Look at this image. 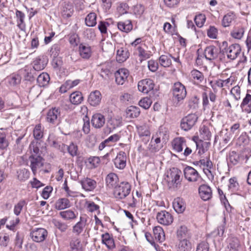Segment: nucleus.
Wrapping results in <instances>:
<instances>
[{"label":"nucleus","instance_id":"f257e3e1","mask_svg":"<svg viewBox=\"0 0 251 251\" xmlns=\"http://www.w3.org/2000/svg\"><path fill=\"white\" fill-rule=\"evenodd\" d=\"M181 172L176 168H172L168 172L166 181L169 189L176 190L180 187L182 178Z\"/></svg>","mask_w":251,"mask_h":251},{"label":"nucleus","instance_id":"f03ea898","mask_svg":"<svg viewBox=\"0 0 251 251\" xmlns=\"http://www.w3.org/2000/svg\"><path fill=\"white\" fill-rule=\"evenodd\" d=\"M173 98L176 103V106L179 105L187 95L185 86L180 82L174 84L172 88Z\"/></svg>","mask_w":251,"mask_h":251},{"label":"nucleus","instance_id":"7ed1b4c3","mask_svg":"<svg viewBox=\"0 0 251 251\" xmlns=\"http://www.w3.org/2000/svg\"><path fill=\"white\" fill-rule=\"evenodd\" d=\"M113 188V195L117 199L125 198L129 195L131 186L127 182H120V184L115 185Z\"/></svg>","mask_w":251,"mask_h":251},{"label":"nucleus","instance_id":"20e7f679","mask_svg":"<svg viewBox=\"0 0 251 251\" xmlns=\"http://www.w3.org/2000/svg\"><path fill=\"white\" fill-rule=\"evenodd\" d=\"M198 119L195 114H190L182 119L180 122V127L184 131L191 129L196 124Z\"/></svg>","mask_w":251,"mask_h":251},{"label":"nucleus","instance_id":"39448f33","mask_svg":"<svg viewBox=\"0 0 251 251\" xmlns=\"http://www.w3.org/2000/svg\"><path fill=\"white\" fill-rule=\"evenodd\" d=\"M241 52V48L238 44L230 45L226 50V53L227 58L231 60L237 58Z\"/></svg>","mask_w":251,"mask_h":251},{"label":"nucleus","instance_id":"423d86ee","mask_svg":"<svg viewBox=\"0 0 251 251\" xmlns=\"http://www.w3.org/2000/svg\"><path fill=\"white\" fill-rule=\"evenodd\" d=\"M60 110L59 108H52L47 114L46 120L48 123L55 125L57 124L60 121Z\"/></svg>","mask_w":251,"mask_h":251},{"label":"nucleus","instance_id":"0eeeda50","mask_svg":"<svg viewBox=\"0 0 251 251\" xmlns=\"http://www.w3.org/2000/svg\"><path fill=\"white\" fill-rule=\"evenodd\" d=\"M30 167L34 174L44 164V159L40 155H31L29 157Z\"/></svg>","mask_w":251,"mask_h":251},{"label":"nucleus","instance_id":"6e6552de","mask_svg":"<svg viewBox=\"0 0 251 251\" xmlns=\"http://www.w3.org/2000/svg\"><path fill=\"white\" fill-rule=\"evenodd\" d=\"M156 219L159 223L164 226L171 225L173 221L172 215L166 210L159 212L156 215Z\"/></svg>","mask_w":251,"mask_h":251},{"label":"nucleus","instance_id":"1a4fd4ad","mask_svg":"<svg viewBox=\"0 0 251 251\" xmlns=\"http://www.w3.org/2000/svg\"><path fill=\"white\" fill-rule=\"evenodd\" d=\"M221 51V49L214 46L207 47L204 51L205 58L208 60L216 59Z\"/></svg>","mask_w":251,"mask_h":251},{"label":"nucleus","instance_id":"9d476101","mask_svg":"<svg viewBox=\"0 0 251 251\" xmlns=\"http://www.w3.org/2000/svg\"><path fill=\"white\" fill-rule=\"evenodd\" d=\"M47 231L43 228H36L30 232V236L36 242H41L44 241L47 236Z\"/></svg>","mask_w":251,"mask_h":251},{"label":"nucleus","instance_id":"9b49d317","mask_svg":"<svg viewBox=\"0 0 251 251\" xmlns=\"http://www.w3.org/2000/svg\"><path fill=\"white\" fill-rule=\"evenodd\" d=\"M154 83L152 80L147 78L142 79L139 81L138 83V90L142 93L147 94L150 91L153 90Z\"/></svg>","mask_w":251,"mask_h":251},{"label":"nucleus","instance_id":"f8f14e48","mask_svg":"<svg viewBox=\"0 0 251 251\" xmlns=\"http://www.w3.org/2000/svg\"><path fill=\"white\" fill-rule=\"evenodd\" d=\"M185 178L189 181L195 182L201 178L198 172L192 167L187 166L184 170Z\"/></svg>","mask_w":251,"mask_h":251},{"label":"nucleus","instance_id":"ddd939ff","mask_svg":"<svg viewBox=\"0 0 251 251\" xmlns=\"http://www.w3.org/2000/svg\"><path fill=\"white\" fill-rule=\"evenodd\" d=\"M129 75L128 71L125 68H122L115 73V82L118 85H123L127 80Z\"/></svg>","mask_w":251,"mask_h":251},{"label":"nucleus","instance_id":"4468645a","mask_svg":"<svg viewBox=\"0 0 251 251\" xmlns=\"http://www.w3.org/2000/svg\"><path fill=\"white\" fill-rule=\"evenodd\" d=\"M88 217L86 215L81 216L79 221L73 227V232L76 235H79L87 225Z\"/></svg>","mask_w":251,"mask_h":251},{"label":"nucleus","instance_id":"2eb2a0df","mask_svg":"<svg viewBox=\"0 0 251 251\" xmlns=\"http://www.w3.org/2000/svg\"><path fill=\"white\" fill-rule=\"evenodd\" d=\"M199 192L201 198L204 201L212 198V192L210 186L206 184L201 185L199 188Z\"/></svg>","mask_w":251,"mask_h":251},{"label":"nucleus","instance_id":"dca6fc26","mask_svg":"<svg viewBox=\"0 0 251 251\" xmlns=\"http://www.w3.org/2000/svg\"><path fill=\"white\" fill-rule=\"evenodd\" d=\"M47 63L48 59L46 56H39L33 61V68L37 71L42 70L45 68Z\"/></svg>","mask_w":251,"mask_h":251},{"label":"nucleus","instance_id":"f3484780","mask_svg":"<svg viewBox=\"0 0 251 251\" xmlns=\"http://www.w3.org/2000/svg\"><path fill=\"white\" fill-rule=\"evenodd\" d=\"M73 11V4L67 0H65L61 4V13L63 16L70 17L72 15Z\"/></svg>","mask_w":251,"mask_h":251},{"label":"nucleus","instance_id":"a211bd4d","mask_svg":"<svg viewBox=\"0 0 251 251\" xmlns=\"http://www.w3.org/2000/svg\"><path fill=\"white\" fill-rule=\"evenodd\" d=\"M126 156L124 152L121 151L114 160V163L116 168L123 169L126 165Z\"/></svg>","mask_w":251,"mask_h":251},{"label":"nucleus","instance_id":"6ab92c4d","mask_svg":"<svg viewBox=\"0 0 251 251\" xmlns=\"http://www.w3.org/2000/svg\"><path fill=\"white\" fill-rule=\"evenodd\" d=\"M172 145L174 151L180 152L183 147L186 146L185 140L183 137L176 138L172 141Z\"/></svg>","mask_w":251,"mask_h":251},{"label":"nucleus","instance_id":"aec40b11","mask_svg":"<svg viewBox=\"0 0 251 251\" xmlns=\"http://www.w3.org/2000/svg\"><path fill=\"white\" fill-rule=\"evenodd\" d=\"M101 99V94L100 92L96 90L90 93L88 99V101L91 105L96 106L100 104Z\"/></svg>","mask_w":251,"mask_h":251},{"label":"nucleus","instance_id":"412c9836","mask_svg":"<svg viewBox=\"0 0 251 251\" xmlns=\"http://www.w3.org/2000/svg\"><path fill=\"white\" fill-rule=\"evenodd\" d=\"M81 112L83 115L86 114L84 117L83 118V125L82 127V130L85 134H88L90 132V120L89 118L87 116L88 109L85 106H83L81 108Z\"/></svg>","mask_w":251,"mask_h":251},{"label":"nucleus","instance_id":"4be33fe9","mask_svg":"<svg viewBox=\"0 0 251 251\" xmlns=\"http://www.w3.org/2000/svg\"><path fill=\"white\" fill-rule=\"evenodd\" d=\"M91 123L95 128H100L105 123L104 117L101 114H95L92 116Z\"/></svg>","mask_w":251,"mask_h":251},{"label":"nucleus","instance_id":"5701e85b","mask_svg":"<svg viewBox=\"0 0 251 251\" xmlns=\"http://www.w3.org/2000/svg\"><path fill=\"white\" fill-rule=\"evenodd\" d=\"M80 183L82 188L88 191L93 190L97 185V183L94 180L88 177L81 180Z\"/></svg>","mask_w":251,"mask_h":251},{"label":"nucleus","instance_id":"b1692460","mask_svg":"<svg viewBox=\"0 0 251 251\" xmlns=\"http://www.w3.org/2000/svg\"><path fill=\"white\" fill-rule=\"evenodd\" d=\"M71 206L70 201L67 198H60L55 203V208L59 210H63Z\"/></svg>","mask_w":251,"mask_h":251},{"label":"nucleus","instance_id":"393cba45","mask_svg":"<svg viewBox=\"0 0 251 251\" xmlns=\"http://www.w3.org/2000/svg\"><path fill=\"white\" fill-rule=\"evenodd\" d=\"M16 17L17 26L22 31H25V24L24 22V19L25 18V14L20 10H16Z\"/></svg>","mask_w":251,"mask_h":251},{"label":"nucleus","instance_id":"a878e982","mask_svg":"<svg viewBox=\"0 0 251 251\" xmlns=\"http://www.w3.org/2000/svg\"><path fill=\"white\" fill-rule=\"evenodd\" d=\"M175 210L178 213H182L185 209L183 201L180 198H176L173 203Z\"/></svg>","mask_w":251,"mask_h":251},{"label":"nucleus","instance_id":"bb28decb","mask_svg":"<svg viewBox=\"0 0 251 251\" xmlns=\"http://www.w3.org/2000/svg\"><path fill=\"white\" fill-rule=\"evenodd\" d=\"M129 57V53L127 50L121 48L117 51L116 60L122 63L125 61Z\"/></svg>","mask_w":251,"mask_h":251},{"label":"nucleus","instance_id":"cd10ccee","mask_svg":"<svg viewBox=\"0 0 251 251\" xmlns=\"http://www.w3.org/2000/svg\"><path fill=\"white\" fill-rule=\"evenodd\" d=\"M153 232L155 238L158 241L162 242L165 240V233L161 227L155 226L153 229Z\"/></svg>","mask_w":251,"mask_h":251},{"label":"nucleus","instance_id":"c85d7f7f","mask_svg":"<svg viewBox=\"0 0 251 251\" xmlns=\"http://www.w3.org/2000/svg\"><path fill=\"white\" fill-rule=\"evenodd\" d=\"M118 28L125 32H128L132 29L133 26L130 20H127L125 22H119L118 23Z\"/></svg>","mask_w":251,"mask_h":251},{"label":"nucleus","instance_id":"c756f323","mask_svg":"<svg viewBox=\"0 0 251 251\" xmlns=\"http://www.w3.org/2000/svg\"><path fill=\"white\" fill-rule=\"evenodd\" d=\"M50 80L49 75L46 73H43L38 75L37 82L40 87L47 85Z\"/></svg>","mask_w":251,"mask_h":251},{"label":"nucleus","instance_id":"7c9ffc66","mask_svg":"<svg viewBox=\"0 0 251 251\" xmlns=\"http://www.w3.org/2000/svg\"><path fill=\"white\" fill-rule=\"evenodd\" d=\"M79 48L80 55L82 58L88 59L91 56V51L90 47L81 44Z\"/></svg>","mask_w":251,"mask_h":251},{"label":"nucleus","instance_id":"2f4dec72","mask_svg":"<svg viewBox=\"0 0 251 251\" xmlns=\"http://www.w3.org/2000/svg\"><path fill=\"white\" fill-rule=\"evenodd\" d=\"M235 19V15L233 13H228L224 16L222 21V25L224 27H228Z\"/></svg>","mask_w":251,"mask_h":251},{"label":"nucleus","instance_id":"473e14b6","mask_svg":"<svg viewBox=\"0 0 251 251\" xmlns=\"http://www.w3.org/2000/svg\"><path fill=\"white\" fill-rule=\"evenodd\" d=\"M59 215L65 220H73L76 218V214L71 210L61 211Z\"/></svg>","mask_w":251,"mask_h":251},{"label":"nucleus","instance_id":"72a5a7b5","mask_svg":"<svg viewBox=\"0 0 251 251\" xmlns=\"http://www.w3.org/2000/svg\"><path fill=\"white\" fill-rule=\"evenodd\" d=\"M83 97L79 92H74L70 96V101L74 104H78L83 100Z\"/></svg>","mask_w":251,"mask_h":251},{"label":"nucleus","instance_id":"f704fd0d","mask_svg":"<svg viewBox=\"0 0 251 251\" xmlns=\"http://www.w3.org/2000/svg\"><path fill=\"white\" fill-rule=\"evenodd\" d=\"M110 74V65L108 63H106L102 64L100 66V76L106 80H108L109 78V74Z\"/></svg>","mask_w":251,"mask_h":251},{"label":"nucleus","instance_id":"c9c22d12","mask_svg":"<svg viewBox=\"0 0 251 251\" xmlns=\"http://www.w3.org/2000/svg\"><path fill=\"white\" fill-rule=\"evenodd\" d=\"M72 251H82L80 240L77 238H72L70 243Z\"/></svg>","mask_w":251,"mask_h":251},{"label":"nucleus","instance_id":"e433bc0d","mask_svg":"<svg viewBox=\"0 0 251 251\" xmlns=\"http://www.w3.org/2000/svg\"><path fill=\"white\" fill-rule=\"evenodd\" d=\"M191 249V244L188 240L183 239L180 241L177 251H190Z\"/></svg>","mask_w":251,"mask_h":251},{"label":"nucleus","instance_id":"4c0bfd02","mask_svg":"<svg viewBox=\"0 0 251 251\" xmlns=\"http://www.w3.org/2000/svg\"><path fill=\"white\" fill-rule=\"evenodd\" d=\"M96 20V14L95 13H90L85 18V24L88 26H94L97 24Z\"/></svg>","mask_w":251,"mask_h":251},{"label":"nucleus","instance_id":"58836bf2","mask_svg":"<svg viewBox=\"0 0 251 251\" xmlns=\"http://www.w3.org/2000/svg\"><path fill=\"white\" fill-rule=\"evenodd\" d=\"M244 32V28L243 27H237L231 31L230 35L235 39H240L243 37Z\"/></svg>","mask_w":251,"mask_h":251},{"label":"nucleus","instance_id":"ea45409f","mask_svg":"<svg viewBox=\"0 0 251 251\" xmlns=\"http://www.w3.org/2000/svg\"><path fill=\"white\" fill-rule=\"evenodd\" d=\"M240 106L242 108L245 106H247L248 108L245 109V110L249 113L251 112V95L249 94H246Z\"/></svg>","mask_w":251,"mask_h":251},{"label":"nucleus","instance_id":"a19ab883","mask_svg":"<svg viewBox=\"0 0 251 251\" xmlns=\"http://www.w3.org/2000/svg\"><path fill=\"white\" fill-rule=\"evenodd\" d=\"M140 113V109L138 107L134 106H130L126 110L127 116L130 118L137 117Z\"/></svg>","mask_w":251,"mask_h":251},{"label":"nucleus","instance_id":"79ce46f5","mask_svg":"<svg viewBox=\"0 0 251 251\" xmlns=\"http://www.w3.org/2000/svg\"><path fill=\"white\" fill-rule=\"evenodd\" d=\"M170 57H172V55L170 54L168 55H161L159 59V63L161 64V65L164 67H169L172 64V61L170 59Z\"/></svg>","mask_w":251,"mask_h":251},{"label":"nucleus","instance_id":"37998d69","mask_svg":"<svg viewBox=\"0 0 251 251\" xmlns=\"http://www.w3.org/2000/svg\"><path fill=\"white\" fill-rule=\"evenodd\" d=\"M33 136L35 139L40 140L43 136V128L40 124L35 126L33 130Z\"/></svg>","mask_w":251,"mask_h":251},{"label":"nucleus","instance_id":"c03bdc74","mask_svg":"<svg viewBox=\"0 0 251 251\" xmlns=\"http://www.w3.org/2000/svg\"><path fill=\"white\" fill-rule=\"evenodd\" d=\"M62 146L68 150L69 153L72 156H75L77 155V146L73 143H71L69 146L64 144H62Z\"/></svg>","mask_w":251,"mask_h":251},{"label":"nucleus","instance_id":"a18cd8bd","mask_svg":"<svg viewBox=\"0 0 251 251\" xmlns=\"http://www.w3.org/2000/svg\"><path fill=\"white\" fill-rule=\"evenodd\" d=\"M201 137L205 140H210L211 137V133L208 128L203 126L200 130Z\"/></svg>","mask_w":251,"mask_h":251},{"label":"nucleus","instance_id":"49530a36","mask_svg":"<svg viewBox=\"0 0 251 251\" xmlns=\"http://www.w3.org/2000/svg\"><path fill=\"white\" fill-rule=\"evenodd\" d=\"M137 50L138 51L139 56L141 58V61L142 60H146L149 58L151 56L150 51L145 50L141 47H138Z\"/></svg>","mask_w":251,"mask_h":251},{"label":"nucleus","instance_id":"de8ad7c7","mask_svg":"<svg viewBox=\"0 0 251 251\" xmlns=\"http://www.w3.org/2000/svg\"><path fill=\"white\" fill-rule=\"evenodd\" d=\"M210 84L215 92L217 91L218 88H225L223 83V80L221 79H218L214 81H211L210 82Z\"/></svg>","mask_w":251,"mask_h":251},{"label":"nucleus","instance_id":"09e8293b","mask_svg":"<svg viewBox=\"0 0 251 251\" xmlns=\"http://www.w3.org/2000/svg\"><path fill=\"white\" fill-rule=\"evenodd\" d=\"M18 178L21 181H25L28 178L30 173L27 169H23L17 172Z\"/></svg>","mask_w":251,"mask_h":251},{"label":"nucleus","instance_id":"8fccbe9b","mask_svg":"<svg viewBox=\"0 0 251 251\" xmlns=\"http://www.w3.org/2000/svg\"><path fill=\"white\" fill-rule=\"evenodd\" d=\"M228 188L231 192H234L238 190L239 186L236 178H230Z\"/></svg>","mask_w":251,"mask_h":251},{"label":"nucleus","instance_id":"3c124183","mask_svg":"<svg viewBox=\"0 0 251 251\" xmlns=\"http://www.w3.org/2000/svg\"><path fill=\"white\" fill-rule=\"evenodd\" d=\"M26 204L25 200L20 201L14 206V213L16 216H18Z\"/></svg>","mask_w":251,"mask_h":251},{"label":"nucleus","instance_id":"603ef678","mask_svg":"<svg viewBox=\"0 0 251 251\" xmlns=\"http://www.w3.org/2000/svg\"><path fill=\"white\" fill-rule=\"evenodd\" d=\"M85 207L87 210L93 212L99 209V206L91 201H87L85 204Z\"/></svg>","mask_w":251,"mask_h":251},{"label":"nucleus","instance_id":"864d4df0","mask_svg":"<svg viewBox=\"0 0 251 251\" xmlns=\"http://www.w3.org/2000/svg\"><path fill=\"white\" fill-rule=\"evenodd\" d=\"M128 10V6L126 3H120L117 8V12L118 16H121L125 14H127Z\"/></svg>","mask_w":251,"mask_h":251},{"label":"nucleus","instance_id":"5fc2aeb1","mask_svg":"<svg viewBox=\"0 0 251 251\" xmlns=\"http://www.w3.org/2000/svg\"><path fill=\"white\" fill-rule=\"evenodd\" d=\"M53 224L54 226L62 232H65L68 228V226L66 223L58 220H54Z\"/></svg>","mask_w":251,"mask_h":251},{"label":"nucleus","instance_id":"6e6d98bb","mask_svg":"<svg viewBox=\"0 0 251 251\" xmlns=\"http://www.w3.org/2000/svg\"><path fill=\"white\" fill-rule=\"evenodd\" d=\"M151 103V100L148 97L143 98L139 102V105L145 109L149 108Z\"/></svg>","mask_w":251,"mask_h":251},{"label":"nucleus","instance_id":"4d7b16f0","mask_svg":"<svg viewBox=\"0 0 251 251\" xmlns=\"http://www.w3.org/2000/svg\"><path fill=\"white\" fill-rule=\"evenodd\" d=\"M205 19L206 18L205 15L202 14H200L195 16L194 21L196 25L198 27H201L203 26L205 21Z\"/></svg>","mask_w":251,"mask_h":251},{"label":"nucleus","instance_id":"13d9d810","mask_svg":"<svg viewBox=\"0 0 251 251\" xmlns=\"http://www.w3.org/2000/svg\"><path fill=\"white\" fill-rule=\"evenodd\" d=\"M100 161V158L96 156L90 157L87 160L86 163L90 168H95L97 167Z\"/></svg>","mask_w":251,"mask_h":251},{"label":"nucleus","instance_id":"bf43d9fd","mask_svg":"<svg viewBox=\"0 0 251 251\" xmlns=\"http://www.w3.org/2000/svg\"><path fill=\"white\" fill-rule=\"evenodd\" d=\"M199 163L201 166L203 167L207 168L209 169H213V165L211 161L209 159V158H206L205 159H201Z\"/></svg>","mask_w":251,"mask_h":251},{"label":"nucleus","instance_id":"052dcab7","mask_svg":"<svg viewBox=\"0 0 251 251\" xmlns=\"http://www.w3.org/2000/svg\"><path fill=\"white\" fill-rule=\"evenodd\" d=\"M191 75L192 77L197 80H198L200 82H201L203 79V75L202 74L197 70H193L191 71Z\"/></svg>","mask_w":251,"mask_h":251},{"label":"nucleus","instance_id":"680f3d73","mask_svg":"<svg viewBox=\"0 0 251 251\" xmlns=\"http://www.w3.org/2000/svg\"><path fill=\"white\" fill-rule=\"evenodd\" d=\"M229 160L233 165L237 164L239 160V156L238 154L234 151H232L229 156Z\"/></svg>","mask_w":251,"mask_h":251},{"label":"nucleus","instance_id":"e2e57ef3","mask_svg":"<svg viewBox=\"0 0 251 251\" xmlns=\"http://www.w3.org/2000/svg\"><path fill=\"white\" fill-rule=\"evenodd\" d=\"M230 93L233 95L236 100H239L240 99L241 91L240 88L238 85L233 87L230 91Z\"/></svg>","mask_w":251,"mask_h":251},{"label":"nucleus","instance_id":"0e129e2a","mask_svg":"<svg viewBox=\"0 0 251 251\" xmlns=\"http://www.w3.org/2000/svg\"><path fill=\"white\" fill-rule=\"evenodd\" d=\"M161 145H156L152 140L151 142L149 147H148V150L151 152H155L158 151L161 148Z\"/></svg>","mask_w":251,"mask_h":251},{"label":"nucleus","instance_id":"69168bd1","mask_svg":"<svg viewBox=\"0 0 251 251\" xmlns=\"http://www.w3.org/2000/svg\"><path fill=\"white\" fill-rule=\"evenodd\" d=\"M217 29L214 26H210L207 30V35L212 39H216L217 36Z\"/></svg>","mask_w":251,"mask_h":251},{"label":"nucleus","instance_id":"338daca9","mask_svg":"<svg viewBox=\"0 0 251 251\" xmlns=\"http://www.w3.org/2000/svg\"><path fill=\"white\" fill-rule=\"evenodd\" d=\"M196 251H209V245L207 242H202L197 246Z\"/></svg>","mask_w":251,"mask_h":251},{"label":"nucleus","instance_id":"774afa93","mask_svg":"<svg viewBox=\"0 0 251 251\" xmlns=\"http://www.w3.org/2000/svg\"><path fill=\"white\" fill-rule=\"evenodd\" d=\"M240 246L239 240L236 238H233L231 239L228 246V248L238 250Z\"/></svg>","mask_w":251,"mask_h":251}]
</instances>
